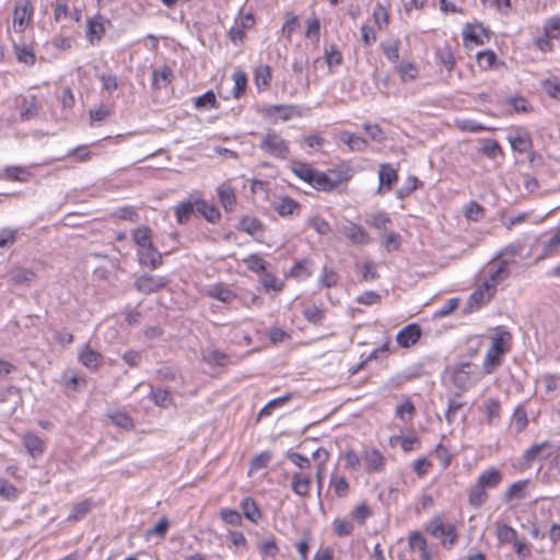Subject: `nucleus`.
Instances as JSON below:
<instances>
[{"instance_id":"1","label":"nucleus","mask_w":560,"mask_h":560,"mask_svg":"<svg viewBox=\"0 0 560 560\" xmlns=\"http://www.w3.org/2000/svg\"><path fill=\"white\" fill-rule=\"evenodd\" d=\"M511 340L512 336L506 329L501 326L494 329L491 346L483 359L485 374H491L502 363V355L510 350Z\"/></svg>"},{"instance_id":"2","label":"nucleus","mask_w":560,"mask_h":560,"mask_svg":"<svg viewBox=\"0 0 560 560\" xmlns=\"http://www.w3.org/2000/svg\"><path fill=\"white\" fill-rule=\"evenodd\" d=\"M425 530L441 540L443 548L451 550L457 542L458 535L455 524H445L441 515H434L425 524Z\"/></svg>"},{"instance_id":"3","label":"nucleus","mask_w":560,"mask_h":560,"mask_svg":"<svg viewBox=\"0 0 560 560\" xmlns=\"http://www.w3.org/2000/svg\"><path fill=\"white\" fill-rule=\"evenodd\" d=\"M479 380V368L471 362L456 364L452 370V383L460 390L469 389Z\"/></svg>"},{"instance_id":"4","label":"nucleus","mask_w":560,"mask_h":560,"mask_svg":"<svg viewBox=\"0 0 560 560\" xmlns=\"http://www.w3.org/2000/svg\"><path fill=\"white\" fill-rule=\"evenodd\" d=\"M259 149L281 160H285L290 152L288 142L275 131H269L262 136Z\"/></svg>"},{"instance_id":"5","label":"nucleus","mask_w":560,"mask_h":560,"mask_svg":"<svg viewBox=\"0 0 560 560\" xmlns=\"http://www.w3.org/2000/svg\"><path fill=\"white\" fill-rule=\"evenodd\" d=\"M347 179L343 171L329 170L326 173L316 171L312 187L317 190L331 191Z\"/></svg>"},{"instance_id":"6","label":"nucleus","mask_w":560,"mask_h":560,"mask_svg":"<svg viewBox=\"0 0 560 560\" xmlns=\"http://www.w3.org/2000/svg\"><path fill=\"white\" fill-rule=\"evenodd\" d=\"M510 262L511 261L508 259L492 261L488 267V277L485 280V288H492L495 290V287L510 276Z\"/></svg>"},{"instance_id":"7","label":"nucleus","mask_w":560,"mask_h":560,"mask_svg":"<svg viewBox=\"0 0 560 560\" xmlns=\"http://www.w3.org/2000/svg\"><path fill=\"white\" fill-rule=\"evenodd\" d=\"M168 280L162 276L142 275L136 278L135 288L143 294H151L164 289Z\"/></svg>"},{"instance_id":"8","label":"nucleus","mask_w":560,"mask_h":560,"mask_svg":"<svg viewBox=\"0 0 560 560\" xmlns=\"http://www.w3.org/2000/svg\"><path fill=\"white\" fill-rule=\"evenodd\" d=\"M33 16V5L31 0H19L15 3L13 12V27L16 32L22 33L27 27Z\"/></svg>"},{"instance_id":"9","label":"nucleus","mask_w":560,"mask_h":560,"mask_svg":"<svg viewBox=\"0 0 560 560\" xmlns=\"http://www.w3.org/2000/svg\"><path fill=\"white\" fill-rule=\"evenodd\" d=\"M137 256L140 265L147 266L152 270L159 268L163 264V256L153 246V243L143 248H138Z\"/></svg>"},{"instance_id":"10","label":"nucleus","mask_w":560,"mask_h":560,"mask_svg":"<svg viewBox=\"0 0 560 560\" xmlns=\"http://www.w3.org/2000/svg\"><path fill=\"white\" fill-rule=\"evenodd\" d=\"M362 460L365 465V470L369 474L380 472L384 470L385 457L376 448H364L362 452Z\"/></svg>"},{"instance_id":"11","label":"nucleus","mask_w":560,"mask_h":560,"mask_svg":"<svg viewBox=\"0 0 560 560\" xmlns=\"http://www.w3.org/2000/svg\"><path fill=\"white\" fill-rule=\"evenodd\" d=\"M494 289L485 288V282L476 289L468 299L466 312L478 310L481 305L488 303L494 294Z\"/></svg>"},{"instance_id":"12","label":"nucleus","mask_w":560,"mask_h":560,"mask_svg":"<svg viewBox=\"0 0 560 560\" xmlns=\"http://www.w3.org/2000/svg\"><path fill=\"white\" fill-rule=\"evenodd\" d=\"M421 328L417 324H409L398 331L396 341L401 348H409L418 342Z\"/></svg>"},{"instance_id":"13","label":"nucleus","mask_w":560,"mask_h":560,"mask_svg":"<svg viewBox=\"0 0 560 560\" xmlns=\"http://www.w3.org/2000/svg\"><path fill=\"white\" fill-rule=\"evenodd\" d=\"M341 233L354 245H365L371 242L364 229L354 223L342 226Z\"/></svg>"},{"instance_id":"14","label":"nucleus","mask_w":560,"mask_h":560,"mask_svg":"<svg viewBox=\"0 0 560 560\" xmlns=\"http://www.w3.org/2000/svg\"><path fill=\"white\" fill-rule=\"evenodd\" d=\"M311 476L303 471H294L292 474L291 488L299 497H307L311 490Z\"/></svg>"},{"instance_id":"15","label":"nucleus","mask_w":560,"mask_h":560,"mask_svg":"<svg viewBox=\"0 0 560 560\" xmlns=\"http://www.w3.org/2000/svg\"><path fill=\"white\" fill-rule=\"evenodd\" d=\"M397 179V171L389 164H382L378 171L380 186L377 192L381 194L384 188L387 191L390 190Z\"/></svg>"},{"instance_id":"16","label":"nucleus","mask_w":560,"mask_h":560,"mask_svg":"<svg viewBox=\"0 0 560 560\" xmlns=\"http://www.w3.org/2000/svg\"><path fill=\"white\" fill-rule=\"evenodd\" d=\"M104 34L105 26L101 15H96L88 20L86 37L92 45H94L96 42H100Z\"/></svg>"},{"instance_id":"17","label":"nucleus","mask_w":560,"mask_h":560,"mask_svg":"<svg viewBox=\"0 0 560 560\" xmlns=\"http://www.w3.org/2000/svg\"><path fill=\"white\" fill-rule=\"evenodd\" d=\"M502 479H503L502 472L499 469L491 467V468L483 470L479 475L477 482L482 488L488 490V489L497 488L501 483Z\"/></svg>"},{"instance_id":"18","label":"nucleus","mask_w":560,"mask_h":560,"mask_svg":"<svg viewBox=\"0 0 560 560\" xmlns=\"http://www.w3.org/2000/svg\"><path fill=\"white\" fill-rule=\"evenodd\" d=\"M202 360L213 366H225L230 363L229 355L215 348H206L202 350Z\"/></svg>"},{"instance_id":"19","label":"nucleus","mask_w":560,"mask_h":560,"mask_svg":"<svg viewBox=\"0 0 560 560\" xmlns=\"http://www.w3.org/2000/svg\"><path fill=\"white\" fill-rule=\"evenodd\" d=\"M102 355L89 345L83 346L79 352V361L88 369L95 370L101 364Z\"/></svg>"},{"instance_id":"20","label":"nucleus","mask_w":560,"mask_h":560,"mask_svg":"<svg viewBox=\"0 0 560 560\" xmlns=\"http://www.w3.org/2000/svg\"><path fill=\"white\" fill-rule=\"evenodd\" d=\"M23 444L32 457L36 458L44 454L45 442L34 433H26L23 436Z\"/></svg>"},{"instance_id":"21","label":"nucleus","mask_w":560,"mask_h":560,"mask_svg":"<svg viewBox=\"0 0 560 560\" xmlns=\"http://www.w3.org/2000/svg\"><path fill=\"white\" fill-rule=\"evenodd\" d=\"M508 139L513 150L520 153L528 151L533 145L532 139L526 131L518 130L510 135Z\"/></svg>"},{"instance_id":"22","label":"nucleus","mask_w":560,"mask_h":560,"mask_svg":"<svg viewBox=\"0 0 560 560\" xmlns=\"http://www.w3.org/2000/svg\"><path fill=\"white\" fill-rule=\"evenodd\" d=\"M13 51H14L15 58L19 62L24 63L30 67H33L35 65L36 55L30 45H27L25 43L14 44Z\"/></svg>"},{"instance_id":"23","label":"nucleus","mask_w":560,"mask_h":560,"mask_svg":"<svg viewBox=\"0 0 560 560\" xmlns=\"http://www.w3.org/2000/svg\"><path fill=\"white\" fill-rule=\"evenodd\" d=\"M173 71L168 66L155 69L152 73V85L154 89L166 88L173 80Z\"/></svg>"},{"instance_id":"24","label":"nucleus","mask_w":560,"mask_h":560,"mask_svg":"<svg viewBox=\"0 0 560 560\" xmlns=\"http://www.w3.org/2000/svg\"><path fill=\"white\" fill-rule=\"evenodd\" d=\"M266 113L268 115H279V119L282 121H287L294 116H300V112L294 105H270L266 108Z\"/></svg>"},{"instance_id":"25","label":"nucleus","mask_w":560,"mask_h":560,"mask_svg":"<svg viewBox=\"0 0 560 560\" xmlns=\"http://www.w3.org/2000/svg\"><path fill=\"white\" fill-rule=\"evenodd\" d=\"M0 178L26 183L31 178V173L22 166L12 165L3 170V175Z\"/></svg>"},{"instance_id":"26","label":"nucleus","mask_w":560,"mask_h":560,"mask_svg":"<svg viewBox=\"0 0 560 560\" xmlns=\"http://www.w3.org/2000/svg\"><path fill=\"white\" fill-rule=\"evenodd\" d=\"M196 212L201 214L209 222H215L220 219V211L213 206L209 205L203 199H197L195 201Z\"/></svg>"},{"instance_id":"27","label":"nucleus","mask_w":560,"mask_h":560,"mask_svg":"<svg viewBox=\"0 0 560 560\" xmlns=\"http://www.w3.org/2000/svg\"><path fill=\"white\" fill-rule=\"evenodd\" d=\"M35 278L34 271L22 267L13 268L10 272V281L14 284H31Z\"/></svg>"},{"instance_id":"28","label":"nucleus","mask_w":560,"mask_h":560,"mask_svg":"<svg viewBox=\"0 0 560 560\" xmlns=\"http://www.w3.org/2000/svg\"><path fill=\"white\" fill-rule=\"evenodd\" d=\"M20 115L22 120H28L38 115V106L36 96L24 97L20 105Z\"/></svg>"},{"instance_id":"29","label":"nucleus","mask_w":560,"mask_h":560,"mask_svg":"<svg viewBox=\"0 0 560 560\" xmlns=\"http://www.w3.org/2000/svg\"><path fill=\"white\" fill-rule=\"evenodd\" d=\"M529 480L523 479L516 482H513L504 493V500L506 502L512 501L513 499H525L526 498V487L528 486Z\"/></svg>"},{"instance_id":"30","label":"nucleus","mask_w":560,"mask_h":560,"mask_svg":"<svg viewBox=\"0 0 560 560\" xmlns=\"http://www.w3.org/2000/svg\"><path fill=\"white\" fill-rule=\"evenodd\" d=\"M241 508L244 516L250 522L258 523L261 518V512L253 498H245L241 503Z\"/></svg>"},{"instance_id":"31","label":"nucleus","mask_w":560,"mask_h":560,"mask_svg":"<svg viewBox=\"0 0 560 560\" xmlns=\"http://www.w3.org/2000/svg\"><path fill=\"white\" fill-rule=\"evenodd\" d=\"M220 203L226 211H232L236 205V197L230 186L221 185L217 189Z\"/></svg>"},{"instance_id":"32","label":"nucleus","mask_w":560,"mask_h":560,"mask_svg":"<svg viewBox=\"0 0 560 560\" xmlns=\"http://www.w3.org/2000/svg\"><path fill=\"white\" fill-rule=\"evenodd\" d=\"M315 168L311 165L303 162H295L292 165V172L302 180L308 183L311 186L313 185L314 177L316 174Z\"/></svg>"},{"instance_id":"33","label":"nucleus","mask_w":560,"mask_h":560,"mask_svg":"<svg viewBox=\"0 0 560 560\" xmlns=\"http://www.w3.org/2000/svg\"><path fill=\"white\" fill-rule=\"evenodd\" d=\"M488 499L487 489L482 488L477 481L468 491V502L474 508L481 506Z\"/></svg>"},{"instance_id":"34","label":"nucleus","mask_w":560,"mask_h":560,"mask_svg":"<svg viewBox=\"0 0 560 560\" xmlns=\"http://www.w3.org/2000/svg\"><path fill=\"white\" fill-rule=\"evenodd\" d=\"M341 141L349 147L351 151H363L368 147V142L360 136L345 131L340 136Z\"/></svg>"},{"instance_id":"35","label":"nucleus","mask_w":560,"mask_h":560,"mask_svg":"<svg viewBox=\"0 0 560 560\" xmlns=\"http://www.w3.org/2000/svg\"><path fill=\"white\" fill-rule=\"evenodd\" d=\"M194 211H196V206L191 201L179 202L174 207L175 217L179 224L187 222Z\"/></svg>"},{"instance_id":"36","label":"nucleus","mask_w":560,"mask_h":560,"mask_svg":"<svg viewBox=\"0 0 560 560\" xmlns=\"http://www.w3.org/2000/svg\"><path fill=\"white\" fill-rule=\"evenodd\" d=\"M382 51L388 61L397 63L399 60L400 40L394 39L381 44Z\"/></svg>"},{"instance_id":"37","label":"nucleus","mask_w":560,"mask_h":560,"mask_svg":"<svg viewBox=\"0 0 560 560\" xmlns=\"http://www.w3.org/2000/svg\"><path fill=\"white\" fill-rule=\"evenodd\" d=\"M132 240L139 248L152 244L151 230L147 225L139 226L132 231Z\"/></svg>"},{"instance_id":"38","label":"nucleus","mask_w":560,"mask_h":560,"mask_svg":"<svg viewBox=\"0 0 560 560\" xmlns=\"http://www.w3.org/2000/svg\"><path fill=\"white\" fill-rule=\"evenodd\" d=\"M257 548L262 557L275 558L279 552V547L273 535L259 541Z\"/></svg>"},{"instance_id":"39","label":"nucleus","mask_w":560,"mask_h":560,"mask_svg":"<svg viewBox=\"0 0 560 560\" xmlns=\"http://www.w3.org/2000/svg\"><path fill=\"white\" fill-rule=\"evenodd\" d=\"M416 413V407L409 398H405L404 401L396 407V416L404 422L412 420Z\"/></svg>"},{"instance_id":"40","label":"nucleus","mask_w":560,"mask_h":560,"mask_svg":"<svg viewBox=\"0 0 560 560\" xmlns=\"http://www.w3.org/2000/svg\"><path fill=\"white\" fill-rule=\"evenodd\" d=\"M149 398L159 407L166 408L172 404L170 393L164 388H151Z\"/></svg>"},{"instance_id":"41","label":"nucleus","mask_w":560,"mask_h":560,"mask_svg":"<svg viewBox=\"0 0 560 560\" xmlns=\"http://www.w3.org/2000/svg\"><path fill=\"white\" fill-rule=\"evenodd\" d=\"M528 424V418L527 412L523 406H517L514 409L513 416H512V425L515 429L516 433H520L526 429Z\"/></svg>"},{"instance_id":"42","label":"nucleus","mask_w":560,"mask_h":560,"mask_svg":"<svg viewBox=\"0 0 560 560\" xmlns=\"http://www.w3.org/2000/svg\"><path fill=\"white\" fill-rule=\"evenodd\" d=\"M208 295L212 299H215V300L224 302V303H228L233 298H235V294L230 289H228L226 287H224L222 284H217V285L211 287L208 290Z\"/></svg>"},{"instance_id":"43","label":"nucleus","mask_w":560,"mask_h":560,"mask_svg":"<svg viewBox=\"0 0 560 560\" xmlns=\"http://www.w3.org/2000/svg\"><path fill=\"white\" fill-rule=\"evenodd\" d=\"M495 534L500 544L513 542L517 538V532L506 524H499Z\"/></svg>"},{"instance_id":"44","label":"nucleus","mask_w":560,"mask_h":560,"mask_svg":"<svg viewBox=\"0 0 560 560\" xmlns=\"http://www.w3.org/2000/svg\"><path fill=\"white\" fill-rule=\"evenodd\" d=\"M485 413L487 416V422L494 424L500 418V401L495 398H489L485 402Z\"/></svg>"},{"instance_id":"45","label":"nucleus","mask_w":560,"mask_h":560,"mask_svg":"<svg viewBox=\"0 0 560 560\" xmlns=\"http://www.w3.org/2000/svg\"><path fill=\"white\" fill-rule=\"evenodd\" d=\"M402 82L415 80L418 77V68L413 62H401L396 67Z\"/></svg>"},{"instance_id":"46","label":"nucleus","mask_w":560,"mask_h":560,"mask_svg":"<svg viewBox=\"0 0 560 560\" xmlns=\"http://www.w3.org/2000/svg\"><path fill=\"white\" fill-rule=\"evenodd\" d=\"M332 530L339 537L350 536L354 530V525L346 518H336L332 522Z\"/></svg>"},{"instance_id":"47","label":"nucleus","mask_w":560,"mask_h":560,"mask_svg":"<svg viewBox=\"0 0 560 560\" xmlns=\"http://www.w3.org/2000/svg\"><path fill=\"white\" fill-rule=\"evenodd\" d=\"M238 229L249 235H256L262 231V224L256 218L246 217L241 220Z\"/></svg>"},{"instance_id":"48","label":"nucleus","mask_w":560,"mask_h":560,"mask_svg":"<svg viewBox=\"0 0 560 560\" xmlns=\"http://www.w3.org/2000/svg\"><path fill=\"white\" fill-rule=\"evenodd\" d=\"M232 79L234 81V86H233V90H232V94H233L234 98H240L241 95L246 90L247 77H246V74L243 71L236 70V71H234V73L232 75Z\"/></svg>"},{"instance_id":"49","label":"nucleus","mask_w":560,"mask_h":560,"mask_svg":"<svg viewBox=\"0 0 560 560\" xmlns=\"http://www.w3.org/2000/svg\"><path fill=\"white\" fill-rule=\"evenodd\" d=\"M329 486L337 497H346L349 491V483L345 477L332 475L330 477Z\"/></svg>"},{"instance_id":"50","label":"nucleus","mask_w":560,"mask_h":560,"mask_svg":"<svg viewBox=\"0 0 560 560\" xmlns=\"http://www.w3.org/2000/svg\"><path fill=\"white\" fill-rule=\"evenodd\" d=\"M550 446L549 441H544L538 444L532 445L529 448H527L523 454V459L527 466H530V464L538 458L539 454L544 448H547Z\"/></svg>"},{"instance_id":"51","label":"nucleus","mask_w":560,"mask_h":560,"mask_svg":"<svg viewBox=\"0 0 560 560\" xmlns=\"http://www.w3.org/2000/svg\"><path fill=\"white\" fill-rule=\"evenodd\" d=\"M392 222L390 218L385 212H376L370 214L366 218V223L371 226H374L377 230L386 231L387 224Z\"/></svg>"},{"instance_id":"52","label":"nucleus","mask_w":560,"mask_h":560,"mask_svg":"<svg viewBox=\"0 0 560 560\" xmlns=\"http://www.w3.org/2000/svg\"><path fill=\"white\" fill-rule=\"evenodd\" d=\"M408 545L410 549L415 552L420 553L421 551H424L428 549V542L424 536L419 532H412L410 533L408 537Z\"/></svg>"},{"instance_id":"53","label":"nucleus","mask_w":560,"mask_h":560,"mask_svg":"<svg viewBox=\"0 0 560 560\" xmlns=\"http://www.w3.org/2000/svg\"><path fill=\"white\" fill-rule=\"evenodd\" d=\"M341 457L346 462V468L352 470H358L360 468L362 455L360 456L353 448H346L341 454Z\"/></svg>"},{"instance_id":"54","label":"nucleus","mask_w":560,"mask_h":560,"mask_svg":"<svg viewBox=\"0 0 560 560\" xmlns=\"http://www.w3.org/2000/svg\"><path fill=\"white\" fill-rule=\"evenodd\" d=\"M338 280H339V276L335 270L329 269L326 266L323 267L322 275L318 279V283L320 284V287H324V288L335 287V285H337Z\"/></svg>"},{"instance_id":"55","label":"nucleus","mask_w":560,"mask_h":560,"mask_svg":"<svg viewBox=\"0 0 560 560\" xmlns=\"http://www.w3.org/2000/svg\"><path fill=\"white\" fill-rule=\"evenodd\" d=\"M92 509L89 501L80 502L73 505L71 513L68 515L69 522H77L83 518Z\"/></svg>"},{"instance_id":"56","label":"nucleus","mask_w":560,"mask_h":560,"mask_svg":"<svg viewBox=\"0 0 560 560\" xmlns=\"http://www.w3.org/2000/svg\"><path fill=\"white\" fill-rule=\"evenodd\" d=\"M299 208V203L290 197H283L278 202L276 209L282 217L292 214Z\"/></svg>"},{"instance_id":"57","label":"nucleus","mask_w":560,"mask_h":560,"mask_svg":"<svg viewBox=\"0 0 560 560\" xmlns=\"http://www.w3.org/2000/svg\"><path fill=\"white\" fill-rule=\"evenodd\" d=\"M303 316L310 323L319 324L324 319L325 313L319 306L310 305L304 307Z\"/></svg>"},{"instance_id":"58","label":"nucleus","mask_w":560,"mask_h":560,"mask_svg":"<svg viewBox=\"0 0 560 560\" xmlns=\"http://www.w3.org/2000/svg\"><path fill=\"white\" fill-rule=\"evenodd\" d=\"M544 32L547 37H560V16L549 18L544 25Z\"/></svg>"},{"instance_id":"59","label":"nucleus","mask_w":560,"mask_h":560,"mask_svg":"<svg viewBox=\"0 0 560 560\" xmlns=\"http://www.w3.org/2000/svg\"><path fill=\"white\" fill-rule=\"evenodd\" d=\"M401 244V236L396 232H387L384 234L383 246L390 253L398 250Z\"/></svg>"},{"instance_id":"60","label":"nucleus","mask_w":560,"mask_h":560,"mask_svg":"<svg viewBox=\"0 0 560 560\" xmlns=\"http://www.w3.org/2000/svg\"><path fill=\"white\" fill-rule=\"evenodd\" d=\"M112 422L124 429H132L133 421L132 419L122 411H113L108 415Z\"/></svg>"},{"instance_id":"61","label":"nucleus","mask_w":560,"mask_h":560,"mask_svg":"<svg viewBox=\"0 0 560 560\" xmlns=\"http://www.w3.org/2000/svg\"><path fill=\"white\" fill-rule=\"evenodd\" d=\"M312 275V270L310 268V261L303 260L298 261L291 269V276L296 279H306Z\"/></svg>"},{"instance_id":"62","label":"nucleus","mask_w":560,"mask_h":560,"mask_svg":"<svg viewBox=\"0 0 560 560\" xmlns=\"http://www.w3.org/2000/svg\"><path fill=\"white\" fill-rule=\"evenodd\" d=\"M372 515L371 509L368 506L365 502L357 505L351 511V516L360 524L363 525L366 520Z\"/></svg>"},{"instance_id":"63","label":"nucleus","mask_w":560,"mask_h":560,"mask_svg":"<svg viewBox=\"0 0 560 560\" xmlns=\"http://www.w3.org/2000/svg\"><path fill=\"white\" fill-rule=\"evenodd\" d=\"M247 268L255 272H261L266 270L267 262L257 254H252L244 259Z\"/></svg>"},{"instance_id":"64","label":"nucleus","mask_w":560,"mask_h":560,"mask_svg":"<svg viewBox=\"0 0 560 560\" xmlns=\"http://www.w3.org/2000/svg\"><path fill=\"white\" fill-rule=\"evenodd\" d=\"M220 517L221 520L230 525L233 526H241L242 525V515L232 509H222L220 511Z\"/></svg>"}]
</instances>
